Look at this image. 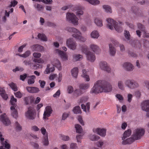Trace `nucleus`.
<instances>
[{"mask_svg":"<svg viewBox=\"0 0 149 149\" xmlns=\"http://www.w3.org/2000/svg\"><path fill=\"white\" fill-rule=\"evenodd\" d=\"M112 89L111 85L109 82L104 80L97 81L93 87L91 88L90 93H91L98 94L102 92H109Z\"/></svg>","mask_w":149,"mask_h":149,"instance_id":"nucleus-1","label":"nucleus"},{"mask_svg":"<svg viewBox=\"0 0 149 149\" xmlns=\"http://www.w3.org/2000/svg\"><path fill=\"white\" fill-rule=\"evenodd\" d=\"M107 21L108 23L107 27L110 29L112 30L114 27L115 30L118 32H121L123 31V29L121 26V25H123V23L122 22H119V23L118 24L113 19L111 18L107 19Z\"/></svg>","mask_w":149,"mask_h":149,"instance_id":"nucleus-2","label":"nucleus"},{"mask_svg":"<svg viewBox=\"0 0 149 149\" xmlns=\"http://www.w3.org/2000/svg\"><path fill=\"white\" fill-rule=\"evenodd\" d=\"M68 31L69 32L74 33L72 36L82 42L86 40V39L81 35V32L76 28L74 27L69 28L68 29Z\"/></svg>","mask_w":149,"mask_h":149,"instance_id":"nucleus-3","label":"nucleus"},{"mask_svg":"<svg viewBox=\"0 0 149 149\" xmlns=\"http://www.w3.org/2000/svg\"><path fill=\"white\" fill-rule=\"evenodd\" d=\"M82 52L86 55V57L88 60L90 61L93 62L95 60V55L93 53L88 51L87 46L84 45L82 49Z\"/></svg>","mask_w":149,"mask_h":149,"instance_id":"nucleus-4","label":"nucleus"},{"mask_svg":"<svg viewBox=\"0 0 149 149\" xmlns=\"http://www.w3.org/2000/svg\"><path fill=\"white\" fill-rule=\"evenodd\" d=\"M66 17L67 19L74 25H77L78 24L79 19L74 14L68 13Z\"/></svg>","mask_w":149,"mask_h":149,"instance_id":"nucleus-5","label":"nucleus"},{"mask_svg":"<svg viewBox=\"0 0 149 149\" xmlns=\"http://www.w3.org/2000/svg\"><path fill=\"white\" fill-rule=\"evenodd\" d=\"M125 84L126 86L131 89L137 88L139 86L138 83L134 80L127 79L125 81Z\"/></svg>","mask_w":149,"mask_h":149,"instance_id":"nucleus-6","label":"nucleus"},{"mask_svg":"<svg viewBox=\"0 0 149 149\" xmlns=\"http://www.w3.org/2000/svg\"><path fill=\"white\" fill-rule=\"evenodd\" d=\"M35 110L34 108L29 107L28 108L27 111L25 113V116L27 118L33 120L35 118Z\"/></svg>","mask_w":149,"mask_h":149,"instance_id":"nucleus-7","label":"nucleus"},{"mask_svg":"<svg viewBox=\"0 0 149 149\" xmlns=\"http://www.w3.org/2000/svg\"><path fill=\"white\" fill-rule=\"evenodd\" d=\"M145 131L144 129L142 128H137L133 134L134 137L135 139H140L141 137L144 134Z\"/></svg>","mask_w":149,"mask_h":149,"instance_id":"nucleus-8","label":"nucleus"},{"mask_svg":"<svg viewBox=\"0 0 149 149\" xmlns=\"http://www.w3.org/2000/svg\"><path fill=\"white\" fill-rule=\"evenodd\" d=\"M2 137L1 133L0 132V139L1 143L2 146H0V149H9L10 148V145L8 143V141L6 140L4 141V138Z\"/></svg>","mask_w":149,"mask_h":149,"instance_id":"nucleus-9","label":"nucleus"},{"mask_svg":"<svg viewBox=\"0 0 149 149\" xmlns=\"http://www.w3.org/2000/svg\"><path fill=\"white\" fill-rule=\"evenodd\" d=\"M41 133L43 135V143L44 145L47 146L49 144L48 134L44 127H42L40 130Z\"/></svg>","mask_w":149,"mask_h":149,"instance_id":"nucleus-10","label":"nucleus"},{"mask_svg":"<svg viewBox=\"0 0 149 149\" xmlns=\"http://www.w3.org/2000/svg\"><path fill=\"white\" fill-rule=\"evenodd\" d=\"M93 132L97 133L101 136L104 137L106 135V130L105 128H94L93 130Z\"/></svg>","mask_w":149,"mask_h":149,"instance_id":"nucleus-11","label":"nucleus"},{"mask_svg":"<svg viewBox=\"0 0 149 149\" xmlns=\"http://www.w3.org/2000/svg\"><path fill=\"white\" fill-rule=\"evenodd\" d=\"M66 44L72 50H74L76 48L77 45L75 42L73 40V38H70L68 40Z\"/></svg>","mask_w":149,"mask_h":149,"instance_id":"nucleus-12","label":"nucleus"},{"mask_svg":"<svg viewBox=\"0 0 149 149\" xmlns=\"http://www.w3.org/2000/svg\"><path fill=\"white\" fill-rule=\"evenodd\" d=\"M52 111V108L50 106H47L45 111L44 114L43 118L44 119H46L47 117H49L50 116L51 114Z\"/></svg>","mask_w":149,"mask_h":149,"instance_id":"nucleus-13","label":"nucleus"},{"mask_svg":"<svg viewBox=\"0 0 149 149\" xmlns=\"http://www.w3.org/2000/svg\"><path fill=\"white\" fill-rule=\"evenodd\" d=\"M100 66L101 69L106 71L108 73L110 72V68L107 65L106 62L102 61L100 63Z\"/></svg>","mask_w":149,"mask_h":149,"instance_id":"nucleus-14","label":"nucleus"},{"mask_svg":"<svg viewBox=\"0 0 149 149\" xmlns=\"http://www.w3.org/2000/svg\"><path fill=\"white\" fill-rule=\"evenodd\" d=\"M84 9V8L80 6H77L74 8V10L76 11L75 13L78 17H80L83 14L84 12L83 10Z\"/></svg>","mask_w":149,"mask_h":149,"instance_id":"nucleus-15","label":"nucleus"},{"mask_svg":"<svg viewBox=\"0 0 149 149\" xmlns=\"http://www.w3.org/2000/svg\"><path fill=\"white\" fill-rule=\"evenodd\" d=\"M0 120L6 125H8L10 123V121L5 113L1 115L0 116Z\"/></svg>","mask_w":149,"mask_h":149,"instance_id":"nucleus-16","label":"nucleus"},{"mask_svg":"<svg viewBox=\"0 0 149 149\" xmlns=\"http://www.w3.org/2000/svg\"><path fill=\"white\" fill-rule=\"evenodd\" d=\"M123 67L128 71H132L134 69V67L129 62H125L123 65Z\"/></svg>","mask_w":149,"mask_h":149,"instance_id":"nucleus-17","label":"nucleus"},{"mask_svg":"<svg viewBox=\"0 0 149 149\" xmlns=\"http://www.w3.org/2000/svg\"><path fill=\"white\" fill-rule=\"evenodd\" d=\"M142 109L146 111H149V100L143 102L141 104Z\"/></svg>","mask_w":149,"mask_h":149,"instance_id":"nucleus-18","label":"nucleus"},{"mask_svg":"<svg viewBox=\"0 0 149 149\" xmlns=\"http://www.w3.org/2000/svg\"><path fill=\"white\" fill-rule=\"evenodd\" d=\"M26 89L28 92L31 93H36L40 91L39 88L36 87L27 86Z\"/></svg>","mask_w":149,"mask_h":149,"instance_id":"nucleus-19","label":"nucleus"},{"mask_svg":"<svg viewBox=\"0 0 149 149\" xmlns=\"http://www.w3.org/2000/svg\"><path fill=\"white\" fill-rule=\"evenodd\" d=\"M135 140L133 136L132 137L130 138L127 139L125 140H123V141L122 142V143L123 145H126L127 144H130L133 142Z\"/></svg>","mask_w":149,"mask_h":149,"instance_id":"nucleus-20","label":"nucleus"},{"mask_svg":"<svg viewBox=\"0 0 149 149\" xmlns=\"http://www.w3.org/2000/svg\"><path fill=\"white\" fill-rule=\"evenodd\" d=\"M90 48L96 54H99L100 52V50L98 46L95 44H92L90 45Z\"/></svg>","mask_w":149,"mask_h":149,"instance_id":"nucleus-21","label":"nucleus"},{"mask_svg":"<svg viewBox=\"0 0 149 149\" xmlns=\"http://www.w3.org/2000/svg\"><path fill=\"white\" fill-rule=\"evenodd\" d=\"M0 95L4 100H6L8 98L7 95L6 93V91L4 88L0 87Z\"/></svg>","mask_w":149,"mask_h":149,"instance_id":"nucleus-22","label":"nucleus"},{"mask_svg":"<svg viewBox=\"0 0 149 149\" xmlns=\"http://www.w3.org/2000/svg\"><path fill=\"white\" fill-rule=\"evenodd\" d=\"M31 48L33 50L36 51H41L43 50V47L37 44L33 45Z\"/></svg>","mask_w":149,"mask_h":149,"instance_id":"nucleus-23","label":"nucleus"},{"mask_svg":"<svg viewBox=\"0 0 149 149\" xmlns=\"http://www.w3.org/2000/svg\"><path fill=\"white\" fill-rule=\"evenodd\" d=\"M109 52L111 55L114 56L116 53V49L111 44H109Z\"/></svg>","mask_w":149,"mask_h":149,"instance_id":"nucleus-24","label":"nucleus"},{"mask_svg":"<svg viewBox=\"0 0 149 149\" xmlns=\"http://www.w3.org/2000/svg\"><path fill=\"white\" fill-rule=\"evenodd\" d=\"M11 110V115L14 118H16L18 117V113L17 110L14 106H11L10 107Z\"/></svg>","mask_w":149,"mask_h":149,"instance_id":"nucleus-25","label":"nucleus"},{"mask_svg":"<svg viewBox=\"0 0 149 149\" xmlns=\"http://www.w3.org/2000/svg\"><path fill=\"white\" fill-rule=\"evenodd\" d=\"M52 63L53 65L55 66L58 70H59L61 69V64L58 60L54 59V61L52 62Z\"/></svg>","mask_w":149,"mask_h":149,"instance_id":"nucleus-26","label":"nucleus"},{"mask_svg":"<svg viewBox=\"0 0 149 149\" xmlns=\"http://www.w3.org/2000/svg\"><path fill=\"white\" fill-rule=\"evenodd\" d=\"M81 106V108L83 109L84 111L86 112V113L89 112L90 108V103H87L86 106H85L84 104H82Z\"/></svg>","mask_w":149,"mask_h":149,"instance_id":"nucleus-27","label":"nucleus"},{"mask_svg":"<svg viewBox=\"0 0 149 149\" xmlns=\"http://www.w3.org/2000/svg\"><path fill=\"white\" fill-rule=\"evenodd\" d=\"M50 65L48 64L47 66V67L44 71L45 74H49L50 72H52L55 70V68L54 67H50Z\"/></svg>","mask_w":149,"mask_h":149,"instance_id":"nucleus-28","label":"nucleus"},{"mask_svg":"<svg viewBox=\"0 0 149 149\" xmlns=\"http://www.w3.org/2000/svg\"><path fill=\"white\" fill-rule=\"evenodd\" d=\"M29 79L28 80V83L29 84H31L34 83L35 82V79L36 78V77L34 75L28 76Z\"/></svg>","mask_w":149,"mask_h":149,"instance_id":"nucleus-29","label":"nucleus"},{"mask_svg":"<svg viewBox=\"0 0 149 149\" xmlns=\"http://www.w3.org/2000/svg\"><path fill=\"white\" fill-rule=\"evenodd\" d=\"M79 87L81 90H85L89 87V85L88 84L82 83L79 84Z\"/></svg>","mask_w":149,"mask_h":149,"instance_id":"nucleus-30","label":"nucleus"},{"mask_svg":"<svg viewBox=\"0 0 149 149\" xmlns=\"http://www.w3.org/2000/svg\"><path fill=\"white\" fill-rule=\"evenodd\" d=\"M131 134V130H128L126 131L123 134V136L122 137V140H125L126 138L130 136Z\"/></svg>","mask_w":149,"mask_h":149,"instance_id":"nucleus-31","label":"nucleus"},{"mask_svg":"<svg viewBox=\"0 0 149 149\" xmlns=\"http://www.w3.org/2000/svg\"><path fill=\"white\" fill-rule=\"evenodd\" d=\"M78 72V68L76 67L73 68L71 70L72 76L74 78H76L77 76Z\"/></svg>","mask_w":149,"mask_h":149,"instance_id":"nucleus-32","label":"nucleus"},{"mask_svg":"<svg viewBox=\"0 0 149 149\" xmlns=\"http://www.w3.org/2000/svg\"><path fill=\"white\" fill-rule=\"evenodd\" d=\"M55 52L56 53L58 54L62 58H64L65 57V54L63 51L57 49H55Z\"/></svg>","mask_w":149,"mask_h":149,"instance_id":"nucleus-33","label":"nucleus"},{"mask_svg":"<svg viewBox=\"0 0 149 149\" xmlns=\"http://www.w3.org/2000/svg\"><path fill=\"white\" fill-rule=\"evenodd\" d=\"M92 38H97L99 36V34L97 31H94L91 34Z\"/></svg>","mask_w":149,"mask_h":149,"instance_id":"nucleus-34","label":"nucleus"},{"mask_svg":"<svg viewBox=\"0 0 149 149\" xmlns=\"http://www.w3.org/2000/svg\"><path fill=\"white\" fill-rule=\"evenodd\" d=\"M38 37L41 40L46 41L47 40V38L46 36L44 34H38Z\"/></svg>","mask_w":149,"mask_h":149,"instance_id":"nucleus-35","label":"nucleus"},{"mask_svg":"<svg viewBox=\"0 0 149 149\" xmlns=\"http://www.w3.org/2000/svg\"><path fill=\"white\" fill-rule=\"evenodd\" d=\"M83 74L82 76L84 78L86 79V80L87 81H89L90 80L89 76L87 75V72L86 70H82Z\"/></svg>","mask_w":149,"mask_h":149,"instance_id":"nucleus-36","label":"nucleus"},{"mask_svg":"<svg viewBox=\"0 0 149 149\" xmlns=\"http://www.w3.org/2000/svg\"><path fill=\"white\" fill-rule=\"evenodd\" d=\"M75 127L77 133H81L83 129L81 125L79 124L75 125Z\"/></svg>","mask_w":149,"mask_h":149,"instance_id":"nucleus-37","label":"nucleus"},{"mask_svg":"<svg viewBox=\"0 0 149 149\" xmlns=\"http://www.w3.org/2000/svg\"><path fill=\"white\" fill-rule=\"evenodd\" d=\"M95 23L98 26H102V20L99 18H96L95 19Z\"/></svg>","mask_w":149,"mask_h":149,"instance_id":"nucleus-38","label":"nucleus"},{"mask_svg":"<svg viewBox=\"0 0 149 149\" xmlns=\"http://www.w3.org/2000/svg\"><path fill=\"white\" fill-rule=\"evenodd\" d=\"M8 85L14 91H17V87L16 84L12 82L9 84Z\"/></svg>","mask_w":149,"mask_h":149,"instance_id":"nucleus-39","label":"nucleus"},{"mask_svg":"<svg viewBox=\"0 0 149 149\" xmlns=\"http://www.w3.org/2000/svg\"><path fill=\"white\" fill-rule=\"evenodd\" d=\"M118 86L119 88L121 90H123L125 88L123 82L121 80L119 81L118 83Z\"/></svg>","mask_w":149,"mask_h":149,"instance_id":"nucleus-40","label":"nucleus"},{"mask_svg":"<svg viewBox=\"0 0 149 149\" xmlns=\"http://www.w3.org/2000/svg\"><path fill=\"white\" fill-rule=\"evenodd\" d=\"M90 139L93 141H97L100 139L98 136L91 134L89 136Z\"/></svg>","mask_w":149,"mask_h":149,"instance_id":"nucleus-41","label":"nucleus"},{"mask_svg":"<svg viewBox=\"0 0 149 149\" xmlns=\"http://www.w3.org/2000/svg\"><path fill=\"white\" fill-rule=\"evenodd\" d=\"M73 111L74 113H81V111L80 107L79 106L75 107L73 110Z\"/></svg>","mask_w":149,"mask_h":149,"instance_id":"nucleus-42","label":"nucleus"},{"mask_svg":"<svg viewBox=\"0 0 149 149\" xmlns=\"http://www.w3.org/2000/svg\"><path fill=\"white\" fill-rule=\"evenodd\" d=\"M85 1H88L90 4L93 5H95L99 4L100 2L98 0H85Z\"/></svg>","mask_w":149,"mask_h":149,"instance_id":"nucleus-43","label":"nucleus"},{"mask_svg":"<svg viewBox=\"0 0 149 149\" xmlns=\"http://www.w3.org/2000/svg\"><path fill=\"white\" fill-rule=\"evenodd\" d=\"M83 56L80 54H76L74 56L73 59L74 61H78L82 59Z\"/></svg>","mask_w":149,"mask_h":149,"instance_id":"nucleus-44","label":"nucleus"},{"mask_svg":"<svg viewBox=\"0 0 149 149\" xmlns=\"http://www.w3.org/2000/svg\"><path fill=\"white\" fill-rule=\"evenodd\" d=\"M103 8L107 12L109 13H111V9L109 6L107 5H104L103 6Z\"/></svg>","mask_w":149,"mask_h":149,"instance_id":"nucleus-45","label":"nucleus"},{"mask_svg":"<svg viewBox=\"0 0 149 149\" xmlns=\"http://www.w3.org/2000/svg\"><path fill=\"white\" fill-rule=\"evenodd\" d=\"M82 91L80 89H76L75 90L74 92V95L77 97L80 96L82 94Z\"/></svg>","mask_w":149,"mask_h":149,"instance_id":"nucleus-46","label":"nucleus"},{"mask_svg":"<svg viewBox=\"0 0 149 149\" xmlns=\"http://www.w3.org/2000/svg\"><path fill=\"white\" fill-rule=\"evenodd\" d=\"M17 102V99L15 98L13 96H12L10 100V102L11 105H15Z\"/></svg>","mask_w":149,"mask_h":149,"instance_id":"nucleus-47","label":"nucleus"},{"mask_svg":"<svg viewBox=\"0 0 149 149\" xmlns=\"http://www.w3.org/2000/svg\"><path fill=\"white\" fill-rule=\"evenodd\" d=\"M137 26L139 29L142 31H144L145 30V27L144 25L140 23H138L137 24Z\"/></svg>","mask_w":149,"mask_h":149,"instance_id":"nucleus-48","label":"nucleus"},{"mask_svg":"<svg viewBox=\"0 0 149 149\" xmlns=\"http://www.w3.org/2000/svg\"><path fill=\"white\" fill-rule=\"evenodd\" d=\"M30 54V52L29 51H27L24 53L21 54L20 56L23 58H26L29 56Z\"/></svg>","mask_w":149,"mask_h":149,"instance_id":"nucleus-49","label":"nucleus"},{"mask_svg":"<svg viewBox=\"0 0 149 149\" xmlns=\"http://www.w3.org/2000/svg\"><path fill=\"white\" fill-rule=\"evenodd\" d=\"M15 125L16 126V129L17 131H20L21 130L22 127L17 122H16L15 123Z\"/></svg>","mask_w":149,"mask_h":149,"instance_id":"nucleus-50","label":"nucleus"},{"mask_svg":"<svg viewBox=\"0 0 149 149\" xmlns=\"http://www.w3.org/2000/svg\"><path fill=\"white\" fill-rule=\"evenodd\" d=\"M124 34L125 38L127 40H129L130 39V35L129 31L127 30H125Z\"/></svg>","mask_w":149,"mask_h":149,"instance_id":"nucleus-51","label":"nucleus"},{"mask_svg":"<svg viewBox=\"0 0 149 149\" xmlns=\"http://www.w3.org/2000/svg\"><path fill=\"white\" fill-rule=\"evenodd\" d=\"M39 83L40 84V86L41 88H43L44 87L46 84V82L45 81L40 80L39 81Z\"/></svg>","mask_w":149,"mask_h":149,"instance_id":"nucleus-52","label":"nucleus"},{"mask_svg":"<svg viewBox=\"0 0 149 149\" xmlns=\"http://www.w3.org/2000/svg\"><path fill=\"white\" fill-rule=\"evenodd\" d=\"M14 93L16 97L19 98H21L23 95L19 91H18L17 92Z\"/></svg>","mask_w":149,"mask_h":149,"instance_id":"nucleus-53","label":"nucleus"},{"mask_svg":"<svg viewBox=\"0 0 149 149\" xmlns=\"http://www.w3.org/2000/svg\"><path fill=\"white\" fill-rule=\"evenodd\" d=\"M42 67V65L41 64H39L37 63H35L33 65V68L35 69H36L38 68H41Z\"/></svg>","mask_w":149,"mask_h":149,"instance_id":"nucleus-54","label":"nucleus"},{"mask_svg":"<svg viewBox=\"0 0 149 149\" xmlns=\"http://www.w3.org/2000/svg\"><path fill=\"white\" fill-rule=\"evenodd\" d=\"M96 144L98 147L101 148L104 144V143L102 141H100L97 142Z\"/></svg>","mask_w":149,"mask_h":149,"instance_id":"nucleus-55","label":"nucleus"},{"mask_svg":"<svg viewBox=\"0 0 149 149\" xmlns=\"http://www.w3.org/2000/svg\"><path fill=\"white\" fill-rule=\"evenodd\" d=\"M60 94V91L59 90H58L53 95V97H54L58 98L59 97Z\"/></svg>","mask_w":149,"mask_h":149,"instance_id":"nucleus-56","label":"nucleus"},{"mask_svg":"<svg viewBox=\"0 0 149 149\" xmlns=\"http://www.w3.org/2000/svg\"><path fill=\"white\" fill-rule=\"evenodd\" d=\"M128 54L130 56H131L132 57H138V55L135 53L133 52L129 51L128 52Z\"/></svg>","mask_w":149,"mask_h":149,"instance_id":"nucleus-57","label":"nucleus"},{"mask_svg":"<svg viewBox=\"0 0 149 149\" xmlns=\"http://www.w3.org/2000/svg\"><path fill=\"white\" fill-rule=\"evenodd\" d=\"M36 8L38 11H41L44 8L43 6L41 4H37L36 6Z\"/></svg>","mask_w":149,"mask_h":149,"instance_id":"nucleus-58","label":"nucleus"},{"mask_svg":"<svg viewBox=\"0 0 149 149\" xmlns=\"http://www.w3.org/2000/svg\"><path fill=\"white\" fill-rule=\"evenodd\" d=\"M17 4V2L15 0H14L13 2L11 1L10 4L8 6L10 8L12 6L14 7Z\"/></svg>","mask_w":149,"mask_h":149,"instance_id":"nucleus-59","label":"nucleus"},{"mask_svg":"<svg viewBox=\"0 0 149 149\" xmlns=\"http://www.w3.org/2000/svg\"><path fill=\"white\" fill-rule=\"evenodd\" d=\"M24 70L23 68L22 67H16L13 70V72H15L17 71H22Z\"/></svg>","mask_w":149,"mask_h":149,"instance_id":"nucleus-60","label":"nucleus"},{"mask_svg":"<svg viewBox=\"0 0 149 149\" xmlns=\"http://www.w3.org/2000/svg\"><path fill=\"white\" fill-rule=\"evenodd\" d=\"M67 91L68 93H71L73 91V88L71 86H69L68 87Z\"/></svg>","mask_w":149,"mask_h":149,"instance_id":"nucleus-61","label":"nucleus"},{"mask_svg":"<svg viewBox=\"0 0 149 149\" xmlns=\"http://www.w3.org/2000/svg\"><path fill=\"white\" fill-rule=\"evenodd\" d=\"M77 144L75 143H72L70 145V149H77Z\"/></svg>","mask_w":149,"mask_h":149,"instance_id":"nucleus-62","label":"nucleus"},{"mask_svg":"<svg viewBox=\"0 0 149 149\" xmlns=\"http://www.w3.org/2000/svg\"><path fill=\"white\" fill-rule=\"evenodd\" d=\"M144 42V46L146 48L149 47V41L147 40H145L143 41Z\"/></svg>","mask_w":149,"mask_h":149,"instance_id":"nucleus-63","label":"nucleus"},{"mask_svg":"<svg viewBox=\"0 0 149 149\" xmlns=\"http://www.w3.org/2000/svg\"><path fill=\"white\" fill-rule=\"evenodd\" d=\"M146 87L149 90V80H146L144 82Z\"/></svg>","mask_w":149,"mask_h":149,"instance_id":"nucleus-64","label":"nucleus"}]
</instances>
